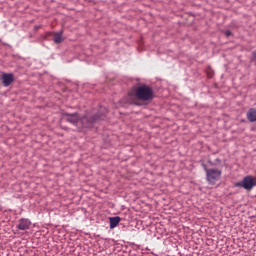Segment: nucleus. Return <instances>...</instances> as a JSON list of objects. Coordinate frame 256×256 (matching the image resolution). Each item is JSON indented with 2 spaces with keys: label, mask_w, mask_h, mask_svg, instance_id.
I'll return each instance as SVG.
<instances>
[{
  "label": "nucleus",
  "mask_w": 256,
  "mask_h": 256,
  "mask_svg": "<svg viewBox=\"0 0 256 256\" xmlns=\"http://www.w3.org/2000/svg\"><path fill=\"white\" fill-rule=\"evenodd\" d=\"M29 227H31V220L26 218H22L19 220L17 229H19L20 231H27Z\"/></svg>",
  "instance_id": "nucleus-5"
},
{
  "label": "nucleus",
  "mask_w": 256,
  "mask_h": 256,
  "mask_svg": "<svg viewBox=\"0 0 256 256\" xmlns=\"http://www.w3.org/2000/svg\"><path fill=\"white\" fill-rule=\"evenodd\" d=\"M225 35H226V37H231V31L227 30V31L225 32Z\"/></svg>",
  "instance_id": "nucleus-10"
},
{
  "label": "nucleus",
  "mask_w": 256,
  "mask_h": 256,
  "mask_svg": "<svg viewBox=\"0 0 256 256\" xmlns=\"http://www.w3.org/2000/svg\"><path fill=\"white\" fill-rule=\"evenodd\" d=\"M99 119V116H94L93 119L91 120V123H93V121H97Z\"/></svg>",
  "instance_id": "nucleus-11"
},
{
  "label": "nucleus",
  "mask_w": 256,
  "mask_h": 256,
  "mask_svg": "<svg viewBox=\"0 0 256 256\" xmlns=\"http://www.w3.org/2000/svg\"><path fill=\"white\" fill-rule=\"evenodd\" d=\"M13 81H15V77L13 76V74H2V84L4 85V87H9V85H11Z\"/></svg>",
  "instance_id": "nucleus-6"
},
{
  "label": "nucleus",
  "mask_w": 256,
  "mask_h": 256,
  "mask_svg": "<svg viewBox=\"0 0 256 256\" xmlns=\"http://www.w3.org/2000/svg\"><path fill=\"white\" fill-rule=\"evenodd\" d=\"M206 171V179L210 185H215L219 179H221V170L215 169V168H210V169H205Z\"/></svg>",
  "instance_id": "nucleus-3"
},
{
  "label": "nucleus",
  "mask_w": 256,
  "mask_h": 256,
  "mask_svg": "<svg viewBox=\"0 0 256 256\" xmlns=\"http://www.w3.org/2000/svg\"><path fill=\"white\" fill-rule=\"evenodd\" d=\"M53 41L54 43H63V32H56L53 35Z\"/></svg>",
  "instance_id": "nucleus-9"
},
{
  "label": "nucleus",
  "mask_w": 256,
  "mask_h": 256,
  "mask_svg": "<svg viewBox=\"0 0 256 256\" xmlns=\"http://www.w3.org/2000/svg\"><path fill=\"white\" fill-rule=\"evenodd\" d=\"M109 221H110V229H115V227H117V225L121 223V217L119 216L110 217Z\"/></svg>",
  "instance_id": "nucleus-8"
},
{
  "label": "nucleus",
  "mask_w": 256,
  "mask_h": 256,
  "mask_svg": "<svg viewBox=\"0 0 256 256\" xmlns=\"http://www.w3.org/2000/svg\"><path fill=\"white\" fill-rule=\"evenodd\" d=\"M67 121L69 123H72V125H83V127H89V125L85 124L87 121V117L81 118L79 117V114L74 113V114H66Z\"/></svg>",
  "instance_id": "nucleus-4"
},
{
  "label": "nucleus",
  "mask_w": 256,
  "mask_h": 256,
  "mask_svg": "<svg viewBox=\"0 0 256 256\" xmlns=\"http://www.w3.org/2000/svg\"><path fill=\"white\" fill-rule=\"evenodd\" d=\"M234 187H239L242 189H246V191H251L254 187H256V178L248 175L242 179L241 182H236Z\"/></svg>",
  "instance_id": "nucleus-2"
},
{
  "label": "nucleus",
  "mask_w": 256,
  "mask_h": 256,
  "mask_svg": "<svg viewBox=\"0 0 256 256\" xmlns=\"http://www.w3.org/2000/svg\"><path fill=\"white\" fill-rule=\"evenodd\" d=\"M246 117L250 123H255L256 121V109L250 108L246 114Z\"/></svg>",
  "instance_id": "nucleus-7"
},
{
  "label": "nucleus",
  "mask_w": 256,
  "mask_h": 256,
  "mask_svg": "<svg viewBox=\"0 0 256 256\" xmlns=\"http://www.w3.org/2000/svg\"><path fill=\"white\" fill-rule=\"evenodd\" d=\"M154 97L153 89L147 85H142L129 92L128 101L133 105H137V99L138 101H152Z\"/></svg>",
  "instance_id": "nucleus-1"
}]
</instances>
